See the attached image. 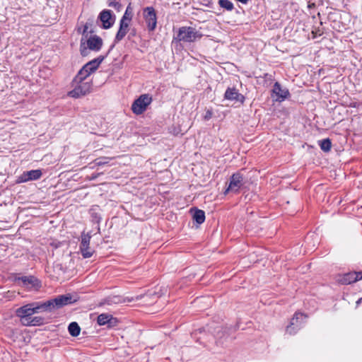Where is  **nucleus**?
I'll list each match as a JSON object with an SVG mask.
<instances>
[{
	"instance_id": "nucleus-1",
	"label": "nucleus",
	"mask_w": 362,
	"mask_h": 362,
	"mask_svg": "<svg viewBox=\"0 0 362 362\" xmlns=\"http://www.w3.org/2000/svg\"><path fill=\"white\" fill-rule=\"evenodd\" d=\"M77 301V298L71 293L60 295L56 298L44 302L46 311L59 309L65 305H71Z\"/></svg>"
},
{
	"instance_id": "nucleus-2",
	"label": "nucleus",
	"mask_w": 362,
	"mask_h": 362,
	"mask_svg": "<svg viewBox=\"0 0 362 362\" xmlns=\"http://www.w3.org/2000/svg\"><path fill=\"white\" fill-rule=\"evenodd\" d=\"M72 85L74 88L68 93V95L74 98H78L88 94L90 93L93 86L90 81L81 80V81H74V79L72 81Z\"/></svg>"
},
{
	"instance_id": "nucleus-3",
	"label": "nucleus",
	"mask_w": 362,
	"mask_h": 362,
	"mask_svg": "<svg viewBox=\"0 0 362 362\" xmlns=\"http://www.w3.org/2000/svg\"><path fill=\"white\" fill-rule=\"evenodd\" d=\"M46 311L44 302L28 303L16 310L18 317H30L35 313Z\"/></svg>"
},
{
	"instance_id": "nucleus-4",
	"label": "nucleus",
	"mask_w": 362,
	"mask_h": 362,
	"mask_svg": "<svg viewBox=\"0 0 362 362\" xmlns=\"http://www.w3.org/2000/svg\"><path fill=\"white\" fill-rule=\"evenodd\" d=\"M202 37V34L197 31L194 28L183 26L179 28L176 39L179 41L192 42Z\"/></svg>"
},
{
	"instance_id": "nucleus-5",
	"label": "nucleus",
	"mask_w": 362,
	"mask_h": 362,
	"mask_svg": "<svg viewBox=\"0 0 362 362\" xmlns=\"http://www.w3.org/2000/svg\"><path fill=\"white\" fill-rule=\"evenodd\" d=\"M152 98L148 94L141 95L132 105V112L139 115L146 110L147 107L151 103Z\"/></svg>"
},
{
	"instance_id": "nucleus-6",
	"label": "nucleus",
	"mask_w": 362,
	"mask_h": 362,
	"mask_svg": "<svg viewBox=\"0 0 362 362\" xmlns=\"http://www.w3.org/2000/svg\"><path fill=\"white\" fill-rule=\"evenodd\" d=\"M90 233H86L85 232L81 233L79 248L83 258H89L94 253V250L90 247Z\"/></svg>"
},
{
	"instance_id": "nucleus-7",
	"label": "nucleus",
	"mask_w": 362,
	"mask_h": 362,
	"mask_svg": "<svg viewBox=\"0 0 362 362\" xmlns=\"http://www.w3.org/2000/svg\"><path fill=\"white\" fill-rule=\"evenodd\" d=\"M243 180V175L240 172L233 174L230 177L228 187L225 193H227L228 192H233L235 193L238 192L244 184Z\"/></svg>"
},
{
	"instance_id": "nucleus-8",
	"label": "nucleus",
	"mask_w": 362,
	"mask_h": 362,
	"mask_svg": "<svg viewBox=\"0 0 362 362\" xmlns=\"http://www.w3.org/2000/svg\"><path fill=\"white\" fill-rule=\"evenodd\" d=\"M42 171L39 169L25 171L17 177L16 182L23 183L33 180H37L42 177Z\"/></svg>"
},
{
	"instance_id": "nucleus-9",
	"label": "nucleus",
	"mask_w": 362,
	"mask_h": 362,
	"mask_svg": "<svg viewBox=\"0 0 362 362\" xmlns=\"http://www.w3.org/2000/svg\"><path fill=\"white\" fill-rule=\"evenodd\" d=\"M145 21L149 30H155L157 24L156 14L153 7H146L144 11Z\"/></svg>"
},
{
	"instance_id": "nucleus-10",
	"label": "nucleus",
	"mask_w": 362,
	"mask_h": 362,
	"mask_svg": "<svg viewBox=\"0 0 362 362\" xmlns=\"http://www.w3.org/2000/svg\"><path fill=\"white\" fill-rule=\"evenodd\" d=\"M127 11H128V8H127L124 15L120 20L119 28L116 34V36L115 38V42H119V41H121L124 37V36L127 35V33L129 30V23L127 21V18L126 16ZM128 21H130V19H128Z\"/></svg>"
},
{
	"instance_id": "nucleus-11",
	"label": "nucleus",
	"mask_w": 362,
	"mask_h": 362,
	"mask_svg": "<svg viewBox=\"0 0 362 362\" xmlns=\"http://www.w3.org/2000/svg\"><path fill=\"white\" fill-rule=\"evenodd\" d=\"M16 281H21L22 286L27 289H32L40 286V281L33 276H23L16 278Z\"/></svg>"
},
{
	"instance_id": "nucleus-12",
	"label": "nucleus",
	"mask_w": 362,
	"mask_h": 362,
	"mask_svg": "<svg viewBox=\"0 0 362 362\" xmlns=\"http://www.w3.org/2000/svg\"><path fill=\"white\" fill-rule=\"evenodd\" d=\"M362 279V271L349 272L341 276L338 281L341 284H350Z\"/></svg>"
},
{
	"instance_id": "nucleus-13",
	"label": "nucleus",
	"mask_w": 362,
	"mask_h": 362,
	"mask_svg": "<svg viewBox=\"0 0 362 362\" xmlns=\"http://www.w3.org/2000/svg\"><path fill=\"white\" fill-rule=\"evenodd\" d=\"M99 19L103 23L104 29H108L112 26L115 19L112 18L110 10H103L99 15Z\"/></svg>"
},
{
	"instance_id": "nucleus-14",
	"label": "nucleus",
	"mask_w": 362,
	"mask_h": 362,
	"mask_svg": "<svg viewBox=\"0 0 362 362\" xmlns=\"http://www.w3.org/2000/svg\"><path fill=\"white\" fill-rule=\"evenodd\" d=\"M272 92L276 96V101H284L288 96L290 95L289 91L287 88H283L279 82H276L273 86Z\"/></svg>"
},
{
	"instance_id": "nucleus-15",
	"label": "nucleus",
	"mask_w": 362,
	"mask_h": 362,
	"mask_svg": "<svg viewBox=\"0 0 362 362\" xmlns=\"http://www.w3.org/2000/svg\"><path fill=\"white\" fill-rule=\"evenodd\" d=\"M224 98L229 100H235L242 103L245 100V97L235 88H228L225 92Z\"/></svg>"
},
{
	"instance_id": "nucleus-16",
	"label": "nucleus",
	"mask_w": 362,
	"mask_h": 362,
	"mask_svg": "<svg viewBox=\"0 0 362 362\" xmlns=\"http://www.w3.org/2000/svg\"><path fill=\"white\" fill-rule=\"evenodd\" d=\"M97 322L99 325H107L109 327H111L116 325L117 320L111 315L103 313L98 315L97 318Z\"/></svg>"
},
{
	"instance_id": "nucleus-17",
	"label": "nucleus",
	"mask_w": 362,
	"mask_h": 362,
	"mask_svg": "<svg viewBox=\"0 0 362 362\" xmlns=\"http://www.w3.org/2000/svg\"><path fill=\"white\" fill-rule=\"evenodd\" d=\"M103 46V40L98 35L90 36L87 40V47L89 49L99 51Z\"/></svg>"
},
{
	"instance_id": "nucleus-18",
	"label": "nucleus",
	"mask_w": 362,
	"mask_h": 362,
	"mask_svg": "<svg viewBox=\"0 0 362 362\" xmlns=\"http://www.w3.org/2000/svg\"><path fill=\"white\" fill-rule=\"evenodd\" d=\"M105 57L100 56L98 58H95L88 63H86L84 66L86 69H87L89 71V73L92 74L93 72L95 71L98 68L99 65L103 62L104 60Z\"/></svg>"
},
{
	"instance_id": "nucleus-19",
	"label": "nucleus",
	"mask_w": 362,
	"mask_h": 362,
	"mask_svg": "<svg viewBox=\"0 0 362 362\" xmlns=\"http://www.w3.org/2000/svg\"><path fill=\"white\" fill-rule=\"evenodd\" d=\"M90 75L89 71L83 66L78 71L77 75L74 77V81H86V79Z\"/></svg>"
},
{
	"instance_id": "nucleus-20",
	"label": "nucleus",
	"mask_w": 362,
	"mask_h": 362,
	"mask_svg": "<svg viewBox=\"0 0 362 362\" xmlns=\"http://www.w3.org/2000/svg\"><path fill=\"white\" fill-rule=\"evenodd\" d=\"M193 219L198 223L202 224L205 221V213L201 209H195L193 214Z\"/></svg>"
},
{
	"instance_id": "nucleus-21",
	"label": "nucleus",
	"mask_w": 362,
	"mask_h": 362,
	"mask_svg": "<svg viewBox=\"0 0 362 362\" xmlns=\"http://www.w3.org/2000/svg\"><path fill=\"white\" fill-rule=\"evenodd\" d=\"M68 330H69V334L72 337H77L80 334L81 327H79V325H78L77 322H72L69 324V325L68 327Z\"/></svg>"
},
{
	"instance_id": "nucleus-22",
	"label": "nucleus",
	"mask_w": 362,
	"mask_h": 362,
	"mask_svg": "<svg viewBox=\"0 0 362 362\" xmlns=\"http://www.w3.org/2000/svg\"><path fill=\"white\" fill-rule=\"evenodd\" d=\"M321 150L324 152H329L332 148V141L329 139H325L318 141Z\"/></svg>"
},
{
	"instance_id": "nucleus-23",
	"label": "nucleus",
	"mask_w": 362,
	"mask_h": 362,
	"mask_svg": "<svg viewBox=\"0 0 362 362\" xmlns=\"http://www.w3.org/2000/svg\"><path fill=\"white\" fill-rule=\"evenodd\" d=\"M302 313H296L293 318L291 320L290 325L296 327V324H300L301 327L302 325L303 324V322H302Z\"/></svg>"
},
{
	"instance_id": "nucleus-24",
	"label": "nucleus",
	"mask_w": 362,
	"mask_h": 362,
	"mask_svg": "<svg viewBox=\"0 0 362 362\" xmlns=\"http://www.w3.org/2000/svg\"><path fill=\"white\" fill-rule=\"evenodd\" d=\"M218 4L228 11H231L234 8L233 4L229 0H218Z\"/></svg>"
},
{
	"instance_id": "nucleus-25",
	"label": "nucleus",
	"mask_w": 362,
	"mask_h": 362,
	"mask_svg": "<svg viewBox=\"0 0 362 362\" xmlns=\"http://www.w3.org/2000/svg\"><path fill=\"white\" fill-rule=\"evenodd\" d=\"M300 329V324H296V326H291L289 325L286 327V332L288 334L292 335V334H295Z\"/></svg>"
},
{
	"instance_id": "nucleus-26",
	"label": "nucleus",
	"mask_w": 362,
	"mask_h": 362,
	"mask_svg": "<svg viewBox=\"0 0 362 362\" xmlns=\"http://www.w3.org/2000/svg\"><path fill=\"white\" fill-rule=\"evenodd\" d=\"M44 318L42 317H31L30 326H37L44 323Z\"/></svg>"
},
{
	"instance_id": "nucleus-27",
	"label": "nucleus",
	"mask_w": 362,
	"mask_h": 362,
	"mask_svg": "<svg viewBox=\"0 0 362 362\" xmlns=\"http://www.w3.org/2000/svg\"><path fill=\"white\" fill-rule=\"evenodd\" d=\"M120 303V298L119 296L108 297L105 300V303L107 305L116 304Z\"/></svg>"
},
{
	"instance_id": "nucleus-28",
	"label": "nucleus",
	"mask_w": 362,
	"mask_h": 362,
	"mask_svg": "<svg viewBox=\"0 0 362 362\" xmlns=\"http://www.w3.org/2000/svg\"><path fill=\"white\" fill-rule=\"evenodd\" d=\"M109 158H99L96 159L95 160V165L98 166L104 165L109 163Z\"/></svg>"
},
{
	"instance_id": "nucleus-29",
	"label": "nucleus",
	"mask_w": 362,
	"mask_h": 362,
	"mask_svg": "<svg viewBox=\"0 0 362 362\" xmlns=\"http://www.w3.org/2000/svg\"><path fill=\"white\" fill-rule=\"evenodd\" d=\"M108 6L110 7H113L117 10L121 7V4L117 1V0H107Z\"/></svg>"
},
{
	"instance_id": "nucleus-30",
	"label": "nucleus",
	"mask_w": 362,
	"mask_h": 362,
	"mask_svg": "<svg viewBox=\"0 0 362 362\" xmlns=\"http://www.w3.org/2000/svg\"><path fill=\"white\" fill-rule=\"evenodd\" d=\"M21 317V322H22V324L23 325L30 326L32 316H30V317Z\"/></svg>"
},
{
	"instance_id": "nucleus-31",
	"label": "nucleus",
	"mask_w": 362,
	"mask_h": 362,
	"mask_svg": "<svg viewBox=\"0 0 362 362\" xmlns=\"http://www.w3.org/2000/svg\"><path fill=\"white\" fill-rule=\"evenodd\" d=\"M88 23H86V25H84V28H83V36H86L87 37L88 35Z\"/></svg>"
},
{
	"instance_id": "nucleus-32",
	"label": "nucleus",
	"mask_w": 362,
	"mask_h": 362,
	"mask_svg": "<svg viewBox=\"0 0 362 362\" xmlns=\"http://www.w3.org/2000/svg\"><path fill=\"white\" fill-rule=\"evenodd\" d=\"M82 47H83V44L81 43V54H82L83 56H85V55L86 54V47L82 48Z\"/></svg>"
},
{
	"instance_id": "nucleus-33",
	"label": "nucleus",
	"mask_w": 362,
	"mask_h": 362,
	"mask_svg": "<svg viewBox=\"0 0 362 362\" xmlns=\"http://www.w3.org/2000/svg\"><path fill=\"white\" fill-rule=\"evenodd\" d=\"M143 297H148V295H144V296H136V300H139V299H141V298Z\"/></svg>"
},
{
	"instance_id": "nucleus-34",
	"label": "nucleus",
	"mask_w": 362,
	"mask_h": 362,
	"mask_svg": "<svg viewBox=\"0 0 362 362\" xmlns=\"http://www.w3.org/2000/svg\"><path fill=\"white\" fill-rule=\"evenodd\" d=\"M12 295H13V293H12V292L8 291V292L7 293L6 297H7V298H10Z\"/></svg>"
},
{
	"instance_id": "nucleus-35",
	"label": "nucleus",
	"mask_w": 362,
	"mask_h": 362,
	"mask_svg": "<svg viewBox=\"0 0 362 362\" xmlns=\"http://www.w3.org/2000/svg\"><path fill=\"white\" fill-rule=\"evenodd\" d=\"M361 300H362V299H361V298H360V299L357 301V303H361Z\"/></svg>"
}]
</instances>
